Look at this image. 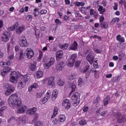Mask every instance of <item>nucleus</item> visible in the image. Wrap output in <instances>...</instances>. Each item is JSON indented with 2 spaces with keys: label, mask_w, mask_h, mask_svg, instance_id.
Wrapping results in <instances>:
<instances>
[{
  "label": "nucleus",
  "mask_w": 126,
  "mask_h": 126,
  "mask_svg": "<svg viewBox=\"0 0 126 126\" xmlns=\"http://www.w3.org/2000/svg\"><path fill=\"white\" fill-rule=\"evenodd\" d=\"M43 58V52L42 51H40L39 52V56H38V60H41Z\"/></svg>",
  "instance_id": "62"
},
{
  "label": "nucleus",
  "mask_w": 126,
  "mask_h": 126,
  "mask_svg": "<svg viewBox=\"0 0 126 126\" xmlns=\"http://www.w3.org/2000/svg\"><path fill=\"white\" fill-rule=\"evenodd\" d=\"M68 43H65L63 45H62V44H58V47L62 49V50H66L67 48H68Z\"/></svg>",
  "instance_id": "28"
},
{
  "label": "nucleus",
  "mask_w": 126,
  "mask_h": 126,
  "mask_svg": "<svg viewBox=\"0 0 126 126\" xmlns=\"http://www.w3.org/2000/svg\"><path fill=\"white\" fill-rule=\"evenodd\" d=\"M48 100H49V98H47L46 96H45L41 99V101L42 103H46V102H48Z\"/></svg>",
  "instance_id": "53"
},
{
  "label": "nucleus",
  "mask_w": 126,
  "mask_h": 126,
  "mask_svg": "<svg viewBox=\"0 0 126 126\" xmlns=\"http://www.w3.org/2000/svg\"><path fill=\"white\" fill-rule=\"evenodd\" d=\"M6 90L5 92V95H6L7 96H8L14 91V87L13 86L11 85V84H8L6 87Z\"/></svg>",
  "instance_id": "7"
},
{
  "label": "nucleus",
  "mask_w": 126,
  "mask_h": 126,
  "mask_svg": "<svg viewBox=\"0 0 126 126\" xmlns=\"http://www.w3.org/2000/svg\"><path fill=\"white\" fill-rule=\"evenodd\" d=\"M37 111V108L36 107H32L31 108H28L27 111V115H33L36 113Z\"/></svg>",
  "instance_id": "15"
},
{
  "label": "nucleus",
  "mask_w": 126,
  "mask_h": 126,
  "mask_svg": "<svg viewBox=\"0 0 126 126\" xmlns=\"http://www.w3.org/2000/svg\"><path fill=\"white\" fill-rule=\"evenodd\" d=\"M86 59L91 64H93V62H94V56L93 55V52L91 51L89 54L87 56Z\"/></svg>",
  "instance_id": "11"
},
{
  "label": "nucleus",
  "mask_w": 126,
  "mask_h": 126,
  "mask_svg": "<svg viewBox=\"0 0 126 126\" xmlns=\"http://www.w3.org/2000/svg\"><path fill=\"white\" fill-rule=\"evenodd\" d=\"M107 114H108V111H107V110L103 111L101 112V113H100V116L101 117H105V116H106V115H107Z\"/></svg>",
  "instance_id": "50"
},
{
  "label": "nucleus",
  "mask_w": 126,
  "mask_h": 126,
  "mask_svg": "<svg viewBox=\"0 0 126 126\" xmlns=\"http://www.w3.org/2000/svg\"><path fill=\"white\" fill-rule=\"evenodd\" d=\"M78 85H81L83 83V79L82 78H79L78 81Z\"/></svg>",
  "instance_id": "55"
},
{
  "label": "nucleus",
  "mask_w": 126,
  "mask_h": 126,
  "mask_svg": "<svg viewBox=\"0 0 126 126\" xmlns=\"http://www.w3.org/2000/svg\"><path fill=\"white\" fill-rule=\"evenodd\" d=\"M74 4L76 6H84L85 5V3L83 2L76 1L74 2Z\"/></svg>",
  "instance_id": "33"
},
{
  "label": "nucleus",
  "mask_w": 126,
  "mask_h": 126,
  "mask_svg": "<svg viewBox=\"0 0 126 126\" xmlns=\"http://www.w3.org/2000/svg\"><path fill=\"white\" fill-rule=\"evenodd\" d=\"M30 79V77H29L27 75L23 76L18 84V88L19 89H22V88H24L26 86V82L29 81Z\"/></svg>",
  "instance_id": "3"
},
{
  "label": "nucleus",
  "mask_w": 126,
  "mask_h": 126,
  "mask_svg": "<svg viewBox=\"0 0 126 126\" xmlns=\"http://www.w3.org/2000/svg\"><path fill=\"white\" fill-rule=\"evenodd\" d=\"M41 14H46L47 13V10L46 9H42L40 11Z\"/></svg>",
  "instance_id": "64"
},
{
  "label": "nucleus",
  "mask_w": 126,
  "mask_h": 126,
  "mask_svg": "<svg viewBox=\"0 0 126 126\" xmlns=\"http://www.w3.org/2000/svg\"><path fill=\"white\" fill-rule=\"evenodd\" d=\"M0 65H1L2 67H5V65H6L5 62L2 61L0 63Z\"/></svg>",
  "instance_id": "63"
},
{
  "label": "nucleus",
  "mask_w": 126,
  "mask_h": 126,
  "mask_svg": "<svg viewBox=\"0 0 126 126\" xmlns=\"http://www.w3.org/2000/svg\"><path fill=\"white\" fill-rule=\"evenodd\" d=\"M26 18L27 20H31L32 19V15H28L26 16Z\"/></svg>",
  "instance_id": "61"
},
{
  "label": "nucleus",
  "mask_w": 126,
  "mask_h": 126,
  "mask_svg": "<svg viewBox=\"0 0 126 126\" xmlns=\"http://www.w3.org/2000/svg\"><path fill=\"white\" fill-rule=\"evenodd\" d=\"M10 76L12 77H14L15 78L18 79V73L15 71H12L10 73Z\"/></svg>",
  "instance_id": "31"
},
{
  "label": "nucleus",
  "mask_w": 126,
  "mask_h": 126,
  "mask_svg": "<svg viewBox=\"0 0 126 126\" xmlns=\"http://www.w3.org/2000/svg\"><path fill=\"white\" fill-rule=\"evenodd\" d=\"M19 45L21 47H25V48H27V47L29 46V43L27 42L26 37L24 35H22L21 36V39H20L19 41Z\"/></svg>",
  "instance_id": "5"
},
{
  "label": "nucleus",
  "mask_w": 126,
  "mask_h": 126,
  "mask_svg": "<svg viewBox=\"0 0 126 126\" xmlns=\"http://www.w3.org/2000/svg\"><path fill=\"white\" fill-rule=\"evenodd\" d=\"M87 124V122H86V120L85 119H82L80 120L79 122V124L80 126H85Z\"/></svg>",
  "instance_id": "36"
},
{
  "label": "nucleus",
  "mask_w": 126,
  "mask_h": 126,
  "mask_svg": "<svg viewBox=\"0 0 126 126\" xmlns=\"http://www.w3.org/2000/svg\"><path fill=\"white\" fill-rule=\"evenodd\" d=\"M119 56L120 57V58H122V59H123V58L125 57V54L122 51L120 52L119 53Z\"/></svg>",
  "instance_id": "59"
},
{
  "label": "nucleus",
  "mask_w": 126,
  "mask_h": 126,
  "mask_svg": "<svg viewBox=\"0 0 126 126\" xmlns=\"http://www.w3.org/2000/svg\"><path fill=\"white\" fill-rule=\"evenodd\" d=\"M80 63H81V62L80 61H77L75 63V67H78L79 65H80Z\"/></svg>",
  "instance_id": "57"
},
{
  "label": "nucleus",
  "mask_w": 126,
  "mask_h": 126,
  "mask_svg": "<svg viewBox=\"0 0 126 126\" xmlns=\"http://www.w3.org/2000/svg\"><path fill=\"white\" fill-rule=\"evenodd\" d=\"M4 110H6V106H3L0 108V116L1 117Z\"/></svg>",
  "instance_id": "41"
},
{
  "label": "nucleus",
  "mask_w": 126,
  "mask_h": 126,
  "mask_svg": "<svg viewBox=\"0 0 126 126\" xmlns=\"http://www.w3.org/2000/svg\"><path fill=\"white\" fill-rule=\"evenodd\" d=\"M55 22L56 23L57 25H61V24H62V22H61L59 19H56Z\"/></svg>",
  "instance_id": "58"
},
{
  "label": "nucleus",
  "mask_w": 126,
  "mask_h": 126,
  "mask_svg": "<svg viewBox=\"0 0 126 126\" xmlns=\"http://www.w3.org/2000/svg\"><path fill=\"white\" fill-rule=\"evenodd\" d=\"M56 68L58 71L63 70L64 68V63L63 62H58L56 66Z\"/></svg>",
  "instance_id": "13"
},
{
  "label": "nucleus",
  "mask_w": 126,
  "mask_h": 126,
  "mask_svg": "<svg viewBox=\"0 0 126 126\" xmlns=\"http://www.w3.org/2000/svg\"><path fill=\"white\" fill-rule=\"evenodd\" d=\"M8 122H17V118L12 117L8 120Z\"/></svg>",
  "instance_id": "51"
},
{
  "label": "nucleus",
  "mask_w": 126,
  "mask_h": 126,
  "mask_svg": "<svg viewBox=\"0 0 126 126\" xmlns=\"http://www.w3.org/2000/svg\"><path fill=\"white\" fill-rule=\"evenodd\" d=\"M77 59V55L73 54L71 55L70 58H69L66 62V64L69 66V67H72L74 65V63H75Z\"/></svg>",
  "instance_id": "4"
},
{
  "label": "nucleus",
  "mask_w": 126,
  "mask_h": 126,
  "mask_svg": "<svg viewBox=\"0 0 126 126\" xmlns=\"http://www.w3.org/2000/svg\"><path fill=\"white\" fill-rule=\"evenodd\" d=\"M100 28L104 29H107L109 28V25H108V22L106 21L102 22L99 24Z\"/></svg>",
  "instance_id": "19"
},
{
  "label": "nucleus",
  "mask_w": 126,
  "mask_h": 126,
  "mask_svg": "<svg viewBox=\"0 0 126 126\" xmlns=\"http://www.w3.org/2000/svg\"><path fill=\"white\" fill-rule=\"evenodd\" d=\"M87 10H86V8L85 7H81V12H82V13L86 15V13H87Z\"/></svg>",
  "instance_id": "42"
},
{
  "label": "nucleus",
  "mask_w": 126,
  "mask_h": 126,
  "mask_svg": "<svg viewBox=\"0 0 126 126\" xmlns=\"http://www.w3.org/2000/svg\"><path fill=\"white\" fill-rule=\"evenodd\" d=\"M78 48V43L76 41H74L73 43L69 47V51H76Z\"/></svg>",
  "instance_id": "14"
},
{
  "label": "nucleus",
  "mask_w": 126,
  "mask_h": 126,
  "mask_svg": "<svg viewBox=\"0 0 126 126\" xmlns=\"http://www.w3.org/2000/svg\"><path fill=\"white\" fill-rule=\"evenodd\" d=\"M25 30V26L19 27L18 29L16 31V34H21L23 31Z\"/></svg>",
  "instance_id": "21"
},
{
  "label": "nucleus",
  "mask_w": 126,
  "mask_h": 126,
  "mask_svg": "<svg viewBox=\"0 0 126 126\" xmlns=\"http://www.w3.org/2000/svg\"><path fill=\"white\" fill-rule=\"evenodd\" d=\"M58 84L59 86H63V85H64V83L62 80H59Z\"/></svg>",
  "instance_id": "49"
},
{
  "label": "nucleus",
  "mask_w": 126,
  "mask_h": 126,
  "mask_svg": "<svg viewBox=\"0 0 126 126\" xmlns=\"http://www.w3.org/2000/svg\"><path fill=\"white\" fill-rule=\"evenodd\" d=\"M10 71H11V68L8 66H7L3 69V71L1 72V74L2 76H4V75H5L7 72H9Z\"/></svg>",
  "instance_id": "17"
},
{
  "label": "nucleus",
  "mask_w": 126,
  "mask_h": 126,
  "mask_svg": "<svg viewBox=\"0 0 126 126\" xmlns=\"http://www.w3.org/2000/svg\"><path fill=\"white\" fill-rule=\"evenodd\" d=\"M91 72L94 73L95 78H99V71L96 69H92L91 70Z\"/></svg>",
  "instance_id": "27"
},
{
  "label": "nucleus",
  "mask_w": 126,
  "mask_h": 126,
  "mask_svg": "<svg viewBox=\"0 0 126 126\" xmlns=\"http://www.w3.org/2000/svg\"><path fill=\"white\" fill-rule=\"evenodd\" d=\"M62 105L63 107H65L66 110H68L71 106L70 100L68 99H65L63 102Z\"/></svg>",
  "instance_id": "12"
},
{
  "label": "nucleus",
  "mask_w": 126,
  "mask_h": 126,
  "mask_svg": "<svg viewBox=\"0 0 126 126\" xmlns=\"http://www.w3.org/2000/svg\"><path fill=\"white\" fill-rule=\"evenodd\" d=\"M7 53L8 55H9V53H10V50H11V46H10V43H8L7 44Z\"/></svg>",
  "instance_id": "47"
},
{
  "label": "nucleus",
  "mask_w": 126,
  "mask_h": 126,
  "mask_svg": "<svg viewBox=\"0 0 126 126\" xmlns=\"http://www.w3.org/2000/svg\"><path fill=\"white\" fill-rule=\"evenodd\" d=\"M80 95L81 94L79 93L76 92L71 96L72 102L75 107L78 106L80 103Z\"/></svg>",
  "instance_id": "2"
},
{
  "label": "nucleus",
  "mask_w": 126,
  "mask_h": 126,
  "mask_svg": "<svg viewBox=\"0 0 126 126\" xmlns=\"http://www.w3.org/2000/svg\"><path fill=\"white\" fill-rule=\"evenodd\" d=\"M58 119L59 123H63L65 121V116L63 114L59 115Z\"/></svg>",
  "instance_id": "23"
},
{
  "label": "nucleus",
  "mask_w": 126,
  "mask_h": 126,
  "mask_svg": "<svg viewBox=\"0 0 126 126\" xmlns=\"http://www.w3.org/2000/svg\"><path fill=\"white\" fill-rule=\"evenodd\" d=\"M98 10L99 11L100 14H103L106 11V9L105 8L103 9L102 6H99Z\"/></svg>",
  "instance_id": "34"
},
{
  "label": "nucleus",
  "mask_w": 126,
  "mask_h": 126,
  "mask_svg": "<svg viewBox=\"0 0 126 126\" xmlns=\"http://www.w3.org/2000/svg\"><path fill=\"white\" fill-rule=\"evenodd\" d=\"M90 67V66L89 65H86L85 67L83 68V69L81 70V72H83V73L87 72L88 69H89Z\"/></svg>",
  "instance_id": "32"
},
{
  "label": "nucleus",
  "mask_w": 126,
  "mask_h": 126,
  "mask_svg": "<svg viewBox=\"0 0 126 126\" xmlns=\"http://www.w3.org/2000/svg\"><path fill=\"white\" fill-rule=\"evenodd\" d=\"M118 3H114V6H113L114 10H118Z\"/></svg>",
  "instance_id": "60"
},
{
  "label": "nucleus",
  "mask_w": 126,
  "mask_h": 126,
  "mask_svg": "<svg viewBox=\"0 0 126 126\" xmlns=\"http://www.w3.org/2000/svg\"><path fill=\"white\" fill-rule=\"evenodd\" d=\"M90 14L91 16H92V15H94V17L95 18V19H97L98 17V14H97V13L95 11H94V9H90Z\"/></svg>",
  "instance_id": "24"
},
{
  "label": "nucleus",
  "mask_w": 126,
  "mask_h": 126,
  "mask_svg": "<svg viewBox=\"0 0 126 126\" xmlns=\"http://www.w3.org/2000/svg\"><path fill=\"white\" fill-rule=\"evenodd\" d=\"M110 95H106L103 101L104 106H107L109 104V101H110Z\"/></svg>",
  "instance_id": "26"
},
{
  "label": "nucleus",
  "mask_w": 126,
  "mask_h": 126,
  "mask_svg": "<svg viewBox=\"0 0 126 126\" xmlns=\"http://www.w3.org/2000/svg\"><path fill=\"white\" fill-rule=\"evenodd\" d=\"M10 81L12 83H16V82H17V81H18V79H17L16 78H14V77L10 76Z\"/></svg>",
  "instance_id": "35"
},
{
  "label": "nucleus",
  "mask_w": 126,
  "mask_h": 126,
  "mask_svg": "<svg viewBox=\"0 0 126 126\" xmlns=\"http://www.w3.org/2000/svg\"><path fill=\"white\" fill-rule=\"evenodd\" d=\"M56 56L57 61H59V60H61L63 58V50L58 51L56 52Z\"/></svg>",
  "instance_id": "16"
},
{
  "label": "nucleus",
  "mask_w": 126,
  "mask_h": 126,
  "mask_svg": "<svg viewBox=\"0 0 126 126\" xmlns=\"http://www.w3.org/2000/svg\"><path fill=\"white\" fill-rule=\"evenodd\" d=\"M59 93V92L57 90H54V91L52 93V100L55 101L56 100V99L58 98V94Z\"/></svg>",
  "instance_id": "18"
},
{
  "label": "nucleus",
  "mask_w": 126,
  "mask_h": 126,
  "mask_svg": "<svg viewBox=\"0 0 126 126\" xmlns=\"http://www.w3.org/2000/svg\"><path fill=\"white\" fill-rule=\"evenodd\" d=\"M52 65H51L49 62L47 63H46L44 64V66L45 67V68H50V67H51V66H52Z\"/></svg>",
  "instance_id": "46"
},
{
  "label": "nucleus",
  "mask_w": 126,
  "mask_h": 126,
  "mask_svg": "<svg viewBox=\"0 0 126 126\" xmlns=\"http://www.w3.org/2000/svg\"><path fill=\"white\" fill-rule=\"evenodd\" d=\"M59 111V109L57 106H55L53 110V114L51 116V119H53L58 115V112Z\"/></svg>",
  "instance_id": "29"
},
{
  "label": "nucleus",
  "mask_w": 126,
  "mask_h": 126,
  "mask_svg": "<svg viewBox=\"0 0 126 126\" xmlns=\"http://www.w3.org/2000/svg\"><path fill=\"white\" fill-rule=\"evenodd\" d=\"M26 52V56H27L28 59H29L30 60L32 59V58L34 57V55H35L34 51H33V50L30 48H28L27 49Z\"/></svg>",
  "instance_id": "9"
},
{
  "label": "nucleus",
  "mask_w": 126,
  "mask_h": 126,
  "mask_svg": "<svg viewBox=\"0 0 126 126\" xmlns=\"http://www.w3.org/2000/svg\"><path fill=\"white\" fill-rule=\"evenodd\" d=\"M120 20V18L119 17H115L114 18L112 21H111V23H116V22L118 23V22Z\"/></svg>",
  "instance_id": "43"
},
{
  "label": "nucleus",
  "mask_w": 126,
  "mask_h": 126,
  "mask_svg": "<svg viewBox=\"0 0 126 126\" xmlns=\"http://www.w3.org/2000/svg\"><path fill=\"white\" fill-rule=\"evenodd\" d=\"M44 73L42 71H37L34 75L35 78L39 79L43 77Z\"/></svg>",
  "instance_id": "20"
},
{
  "label": "nucleus",
  "mask_w": 126,
  "mask_h": 126,
  "mask_svg": "<svg viewBox=\"0 0 126 126\" xmlns=\"http://www.w3.org/2000/svg\"><path fill=\"white\" fill-rule=\"evenodd\" d=\"M38 86H39V85H38V84L34 83L29 87V91L30 92H31V91H32V89H35V88H37V87H38Z\"/></svg>",
  "instance_id": "30"
},
{
  "label": "nucleus",
  "mask_w": 126,
  "mask_h": 126,
  "mask_svg": "<svg viewBox=\"0 0 126 126\" xmlns=\"http://www.w3.org/2000/svg\"><path fill=\"white\" fill-rule=\"evenodd\" d=\"M48 83L47 85L48 86H50L52 88H54L56 86V84L55 83V77H50L47 79Z\"/></svg>",
  "instance_id": "10"
},
{
  "label": "nucleus",
  "mask_w": 126,
  "mask_h": 126,
  "mask_svg": "<svg viewBox=\"0 0 126 126\" xmlns=\"http://www.w3.org/2000/svg\"><path fill=\"white\" fill-rule=\"evenodd\" d=\"M71 91L70 93V94H71L72 93V92H74V91H75V89H76V86L75 85H74V84L72 83L71 84Z\"/></svg>",
  "instance_id": "39"
},
{
  "label": "nucleus",
  "mask_w": 126,
  "mask_h": 126,
  "mask_svg": "<svg viewBox=\"0 0 126 126\" xmlns=\"http://www.w3.org/2000/svg\"><path fill=\"white\" fill-rule=\"evenodd\" d=\"M51 95L52 94H51V90H48L46 93V95L45 96V97H46L48 99H50L51 98Z\"/></svg>",
  "instance_id": "45"
},
{
  "label": "nucleus",
  "mask_w": 126,
  "mask_h": 126,
  "mask_svg": "<svg viewBox=\"0 0 126 126\" xmlns=\"http://www.w3.org/2000/svg\"><path fill=\"white\" fill-rule=\"evenodd\" d=\"M117 116V121L119 124H123V123H126V115H122L121 113H118Z\"/></svg>",
  "instance_id": "8"
},
{
  "label": "nucleus",
  "mask_w": 126,
  "mask_h": 126,
  "mask_svg": "<svg viewBox=\"0 0 126 126\" xmlns=\"http://www.w3.org/2000/svg\"><path fill=\"white\" fill-rule=\"evenodd\" d=\"M8 104L13 109L15 108H19L17 110V114H24L27 110L26 105H22V101L21 99L18 98V94H11L8 99Z\"/></svg>",
  "instance_id": "1"
},
{
  "label": "nucleus",
  "mask_w": 126,
  "mask_h": 126,
  "mask_svg": "<svg viewBox=\"0 0 126 126\" xmlns=\"http://www.w3.org/2000/svg\"><path fill=\"white\" fill-rule=\"evenodd\" d=\"M38 9H39L37 8H34L33 9V11L34 12L33 13V14L35 17H37V16H38V15L40 13V12L38 11Z\"/></svg>",
  "instance_id": "37"
},
{
  "label": "nucleus",
  "mask_w": 126,
  "mask_h": 126,
  "mask_svg": "<svg viewBox=\"0 0 126 126\" xmlns=\"http://www.w3.org/2000/svg\"><path fill=\"white\" fill-rule=\"evenodd\" d=\"M55 62H56V60L55 59V58L51 57L50 59L49 63L51 64V65H54Z\"/></svg>",
  "instance_id": "40"
},
{
  "label": "nucleus",
  "mask_w": 126,
  "mask_h": 126,
  "mask_svg": "<svg viewBox=\"0 0 126 126\" xmlns=\"http://www.w3.org/2000/svg\"><path fill=\"white\" fill-rule=\"evenodd\" d=\"M30 69L32 71H34L36 69V65H34V63H31L30 65Z\"/></svg>",
  "instance_id": "38"
},
{
  "label": "nucleus",
  "mask_w": 126,
  "mask_h": 126,
  "mask_svg": "<svg viewBox=\"0 0 126 126\" xmlns=\"http://www.w3.org/2000/svg\"><path fill=\"white\" fill-rule=\"evenodd\" d=\"M9 36V32L7 31H4L2 33V35L1 37V39L2 42L4 43H6L9 41V38L8 36Z\"/></svg>",
  "instance_id": "6"
},
{
  "label": "nucleus",
  "mask_w": 126,
  "mask_h": 126,
  "mask_svg": "<svg viewBox=\"0 0 126 126\" xmlns=\"http://www.w3.org/2000/svg\"><path fill=\"white\" fill-rule=\"evenodd\" d=\"M94 52H95V53H96L97 54H101V53H102V50L96 48H94Z\"/></svg>",
  "instance_id": "52"
},
{
  "label": "nucleus",
  "mask_w": 126,
  "mask_h": 126,
  "mask_svg": "<svg viewBox=\"0 0 126 126\" xmlns=\"http://www.w3.org/2000/svg\"><path fill=\"white\" fill-rule=\"evenodd\" d=\"M26 57V54L23 52V50H20L19 54V61H22Z\"/></svg>",
  "instance_id": "25"
},
{
  "label": "nucleus",
  "mask_w": 126,
  "mask_h": 126,
  "mask_svg": "<svg viewBox=\"0 0 126 126\" xmlns=\"http://www.w3.org/2000/svg\"><path fill=\"white\" fill-rule=\"evenodd\" d=\"M34 34L37 40L40 39V31L36 28H34Z\"/></svg>",
  "instance_id": "22"
},
{
  "label": "nucleus",
  "mask_w": 126,
  "mask_h": 126,
  "mask_svg": "<svg viewBox=\"0 0 126 126\" xmlns=\"http://www.w3.org/2000/svg\"><path fill=\"white\" fill-rule=\"evenodd\" d=\"M76 78V76H75V75L71 74L69 76L68 79L69 80H70L71 81V80H73V79H75Z\"/></svg>",
  "instance_id": "44"
},
{
  "label": "nucleus",
  "mask_w": 126,
  "mask_h": 126,
  "mask_svg": "<svg viewBox=\"0 0 126 126\" xmlns=\"http://www.w3.org/2000/svg\"><path fill=\"white\" fill-rule=\"evenodd\" d=\"M100 100H101V98H100V96L98 95L97 96H96L95 101V104H98V103L100 102Z\"/></svg>",
  "instance_id": "54"
},
{
  "label": "nucleus",
  "mask_w": 126,
  "mask_h": 126,
  "mask_svg": "<svg viewBox=\"0 0 126 126\" xmlns=\"http://www.w3.org/2000/svg\"><path fill=\"white\" fill-rule=\"evenodd\" d=\"M99 23H101L102 22H104L105 21V17H104V16H101L99 19Z\"/></svg>",
  "instance_id": "56"
},
{
  "label": "nucleus",
  "mask_w": 126,
  "mask_h": 126,
  "mask_svg": "<svg viewBox=\"0 0 126 126\" xmlns=\"http://www.w3.org/2000/svg\"><path fill=\"white\" fill-rule=\"evenodd\" d=\"M52 123L53 125H58L60 123V121H59V119L55 118L52 121Z\"/></svg>",
  "instance_id": "48"
}]
</instances>
